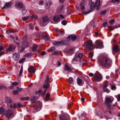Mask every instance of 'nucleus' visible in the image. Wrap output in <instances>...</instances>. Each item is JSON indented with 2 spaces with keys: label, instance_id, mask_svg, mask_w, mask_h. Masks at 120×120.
<instances>
[{
  "label": "nucleus",
  "instance_id": "1",
  "mask_svg": "<svg viewBox=\"0 0 120 120\" xmlns=\"http://www.w3.org/2000/svg\"><path fill=\"white\" fill-rule=\"evenodd\" d=\"M98 60L99 64L104 67H110L112 64V60L107 56H103L99 58Z\"/></svg>",
  "mask_w": 120,
  "mask_h": 120
},
{
  "label": "nucleus",
  "instance_id": "2",
  "mask_svg": "<svg viewBox=\"0 0 120 120\" xmlns=\"http://www.w3.org/2000/svg\"><path fill=\"white\" fill-rule=\"evenodd\" d=\"M84 46L88 50L92 49L93 48L92 41L89 40L85 42L84 44Z\"/></svg>",
  "mask_w": 120,
  "mask_h": 120
},
{
  "label": "nucleus",
  "instance_id": "3",
  "mask_svg": "<svg viewBox=\"0 0 120 120\" xmlns=\"http://www.w3.org/2000/svg\"><path fill=\"white\" fill-rule=\"evenodd\" d=\"M94 78L95 81H99L102 78L101 75L98 73H95L94 75Z\"/></svg>",
  "mask_w": 120,
  "mask_h": 120
},
{
  "label": "nucleus",
  "instance_id": "4",
  "mask_svg": "<svg viewBox=\"0 0 120 120\" xmlns=\"http://www.w3.org/2000/svg\"><path fill=\"white\" fill-rule=\"evenodd\" d=\"M20 46L23 47L21 50V51L22 52L24 50L25 48L27 47L28 46V43L26 41H23L22 42L20 43Z\"/></svg>",
  "mask_w": 120,
  "mask_h": 120
},
{
  "label": "nucleus",
  "instance_id": "5",
  "mask_svg": "<svg viewBox=\"0 0 120 120\" xmlns=\"http://www.w3.org/2000/svg\"><path fill=\"white\" fill-rule=\"evenodd\" d=\"M95 46L96 48H102L103 47V43L99 40H97L95 42Z\"/></svg>",
  "mask_w": 120,
  "mask_h": 120
},
{
  "label": "nucleus",
  "instance_id": "6",
  "mask_svg": "<svg viewBox=\"0 0 120 120\" xmlns=\"http://www.w3.org/2000/svg\"><path fill=\"white\" fill-rule=\"evenodd\" d=\"M3 3H0V6L2 9L8 8L11 7L12 4V3L11 2H9L6 3L5 4H4V6H3L2 5Z\"/></svg>",
  "mask_w": 120,
  "mask_h": 120
},
{
  "label": "nucleus",
  "instance_id": "7",
  "mask_svg": "<svg viewBox=\"0 0 120 120\" xmlns=\"http://www.w3.org/2000/svg\"><path fill=\"white\" fill-rule=\"evenodd\" d=\"M49 19L47 16H45L43 18L42 20L41 21V22H43V23L42 24L41 23L40 25L42 26H44L46 25V22H48Z\"/></svg>",
  "mask_w": 120,
  "mask_h": 120
},
{
  "label": "nucleus",
  "instance_id": "8",
  "mask_svg": "<svg viewBox=\"0 0 120 120\" xmlns=\"http://www.w3.org/2000/svg\"><path fill=\"white\" fill-rule=\"evenodd\" d=\"M70 119L69 115L67 114H61L60 116V120H69Z\"/></svg>",
  "mask_w": 120,
  "mask_h": 120
},
{
  "label": "nucleus",
  "instance_id": "9",
  "mask_svg": "<svg viewBox=\"0 0 120 120\" xmlns=\"http://www.w3.org/2000/svg\"><path fill=\"white\" fill-rule=\"evenodd\" d=\"M49 76L48 75H47L46 76V78L45 81V83L43 87L44 88H46V90L49 86V84L48 81L49 80Z\"/></svg>",
  "mask_w": 120,
  "mask_h": 120
},
{
  "label": "nucleus",
  "instance_id": "10",
  "mask_svg": "<svg viewBox=\"0 0 120 120\" xmlns=\"http://www.w3.org/2000/svg\"><path fill=\"white\" fill-rule=\"evenodd\" d=\"M28 70L29 72L34 73L35 72L36 69L33 66H30L28 68Z\"/></svg>",
  "mask_w": 120,
  "mask_h": 120
},
{
  "label": "nucleus",
  "instance_id": "11",
  "mask_svg": "<svg viewBox=\"0 0 120 120\" xmlns=\"http://www.w3.org/2000/svg\"><path fill=\"white\" fill-rule=\"evenodd\" d=\"M12 111V110L9 109L7 111L6 116L8 118L13 116L14 113L13 112H12L11 111Z\"/></svg>",
  "mask_w": 120,
  "mask_h": 120
},
{
  "label": "nucleus",
  "instance_id": "12",
  "mask_svg": "<svg viewBox=\"0 0 120 120\" xmlns=\"http://www.w3.org/2000/svg\"><path fill=\"white\" fill-rule=\"evenodd\" d=\"M64 5L60 6L59 7L57 12L59 13H63L64 12Z\"/></svg>",
  "mask_w": 120,
  "mask_h": 120
},
{
  "label": "nucleus",
  "instance_id": "13",
  "mask_svg": "<svg viewBox=\"0 0 120 120\" xmlns=\"http://www.w3.org/2000/svg\"><path fill=\"white\" fill-rule=\"evenodd\" d=\"M60 19V18L59 16L58 15H55L53 17V20L54 21V22L53 23L56 24L57 23Z\"/></svg>",
  "mask_w": 120,
  "mask_h": 120
},
{
  "label": "nucleus",
  "instance_id": "14",
  "mask_svg": "<svg viewBox=\"0 0 120 120\" xmlns=\"http://www.w3.org/2000/svg\"><path fill=\"white\" fill-rule=\"evenodd\" d=\"M112 52L113 54L116 52L119 51V49L118 46L116 45L114 46L112 48Z\"/></svg>",
  "mask_w": 120,
  "mask_h": 120
},
{
  "label": "nucleus",
  "instance_id": "15",
  "mask_svg": "<svg viewBox=\"0 0 120 120\" xmlns=\"http://www.w3.org/2000/svg\"><path fill=\"white\" fill-rule=\"evenodd\" d=\"M95 3L96 6L97 7V10H99L101 4L100 0H96Z\"/></svg>",
  "mask_w": 120,
  "mask_h": 120
},
{
  "label": "nucleus",
  "instance_id": "16",
  "mask_svg": "<svg viewBox=\"0 0 120 120\" xmlns=\"http://www.w3.org/2000/svg\"><path fill=\"white\" fill-rule=\"evenodd\" d=\"M15 48V46L12 45H11L9 46V48L7 49V51H14Z\"/></svg>",
  "mask_w": 120,
  "mask_h": 120
},
{
  "label": "nucleus",
  "instance_id": "17",
  "mask_svg": "<svg viewBox=\"0 0 120 120\" xmlns=\"http://www.w3.org/2000/svg\"><path fill=\"white\" fill-rule=\"evenodd\" d=\"M20 57L19 55L17 53L14 54L13 56V59L15 60H18Z\"/></svg>",
  "mask_w": 120,
  "mask_h": 120
},
{
  "label": "nucleus",
  "instance_id": "18",
  "mask_svg": "<svg viewBox=\"0 0 120 120\" xmlns=\"http://www.w3.org/2000/svg\"><path fill=\"white\" fill-rule=\"evenodd\" d=\"M67 41H59V46L63 45H68L69 44V43H67Z\"/></svg>",
  "mask_w": 120,
  "mask_h": 120
},
{
  "label": "nucleus",
  "instance_id": "19",
  "mask_svg": "<svg viewBox=\"0 0 120 120\" xmlns=\"http://www.w3.org/2000/svg\"><path fill=\"white\" fill-rule=\"evenodd\" d=\"M18 84V82H12V85L9 86L8 87V88L9 89H12L14 87V86L17 85Z\"/></svg>",
  "mask_w": 120,
  "mask_h": 120
},
{
  "label": "nucleus",
  "instance_id": "20",
  "mask_svg": "<svg viewBox=\"0 0 120 120\" xmlns=\"http://www.w3.org/2000/svg\"><path fill=\"white\" fill-rule=\"evenodd\" d=\"M74 49L73 48H71L68 49L66 51L67 53L69 54H72L74 52Z\"/></svg>",
  "mask_w": 120,
  "mask_h": 120
},
{
  "label": "nucleus",
  "instance_id": "21",
  "mask_svg": "<svg viewBox=\"0 0 120 120\" xmlns=\"http://www.w3.org/2000/svg\"><path fill=\"white\" fill-rule=\"evenodd\" d=\"M76 38L77 37L76 36L73 35H70L67 38L68 39H69L71 38L73 41H75L76 39Z\"/></svg>",
  "mask_w": 120,
  "mask_h": 120
},
{
  "label": "nucleus",
  "instance_id": "22",
  "mask_svg": "<svg viewBox=\"0 0 120 120\" xmlns=\"http://www.w3.org/2000/svg\"><path fill=\"white\" fill-rule=\"evenodd\" d=\"M45 3L46 5L45 6V8L46 9H48L50 8V5L52 3L50 1H47V0L46 1Z\"/></svg>",
  "mask_w": 120,
  "mask_h": 120
},
{
  "label": "nucleus",
  "instance_id": "23",
  "mask_svg": "<svg viewBox=\"0 0 120 120\" xmlns=\"http://www.w3.org/2000/svg\"><path fill=\"white\" fill-rule=\"evenodd\" d=\"M64 69L65 71H72L73 70L72 69L69 67V66L66 64L65 66Z\"/></svg>",
  "mask_w": 120,
  "mask_h": 120
},
{
  "label": "nucleus",
  "instance_id": "24",
  "mask_svg": "<svg viewBox=\"0 0 120 120\" xmlns=\"http://www.w3.org/2000/svg\"><path fill=\"white\" fill-rule=\"evenodd\" d=\"M105 101L107 105H108V104L112 102L111 98H110L107 97Z\"/></svg>",
  "mask_w": 120,
  "mask_h": 120
},
{
  "label": "nucleus",
  "instance_id": "25",
  "mask_svg": "<svg viewBox=\"0 0 120 120\" xmlns=\"http://www.w3.org/2000/svg\"><path fill=\"white\" fill-rule=\"evenodd\" d=\"M108 81H105L103 84V90H104L108 86Z\"/></svg>",
  "mask_w": 120,
  "mask_h": 120
},
{
  "label": "nucleus",
  "instance_id": "26",
  "mask_svg": "<svg viewBox=\"0 0 120 120\" xmlns=\"http://www.w3.org/2000/svg\"><path fill=\"white\" fill-rule=\"evenodd\" d=\"M77 83L79 85V86H81L83 84V83L82 82V80H81L80 79L78 78L77 79Z\"/></svg>",
  "mask_w": 120,
  "mask_h": 120
},
{
  "label": "nucleus",
  "instance_id": "27",
  "mask_svg": "<svg viewBox=\"0 0 120 120\" xmlns=\"http://www.w3.org/2000/svg\"><path fill=\"white\" fill-rule=\"evenodd\" d=\"M5 101L6 102L8 103H11L12 102L11 98L10 97H6L5 98Z\"/></svg>",
  "mask_w": 120,
  "mask_h": 120
},
{
  "label": "nucleus",
  "instance_id": "28",
  "mask_svg": "<svg viewBox=\"0 0 120 120\" xmlns=\"http://www.w3.org/2000/svg\"><path fill=\"white\" fill-rule=\"evenodd\" d=\"M15 5L16 7L18 8H21L23 7L22 4L20 3H17Z\"/></svg>",
  "mask_w": 120,
  "mask_h": 120
},
{
  "label": "nucleus",
  "instance_id": "29",
  "mask_svg": "<svg viewBox=\"0 0 120 120\" xmlns=\"http://www.w3.org/2000/svg\"><path fill=\"white\" fill-rule=\"evenodd\" d=\"M5 109L3 107L0 108V113L3 115L5 114Z\"/></svg>",
  "mask_w": 120,
  "mask_h": 120
},
{
  "label": "nucleus",
  "instance_id": "30",
  "mask_svg": "<svg viewBox=\"0 0 120 120\" xmlns=\"http://www.w3.org/2000/svg\"><path fill=\"white\" fill-rule=\"evenodd\" d=\"M108 27L109 29L111 30H114L115 28H117V27L116 25L114 26H108Z\"/></svg>",
  "mask_w": 120,
  "mask_h": 120
},
{
  "label": "nucleus",
  "instance_id": "31",
  "mask_svg": "<svg viewBox=\"0 0 120 120\" xmlns=\"http://www.w3.org/2000/svg\"><path fill=\"white\" fill-rule=\"evenodd\" d=\"M39 106L36 108V109H34V110H36L35 111H38L40 110L41 107V103H39Z\"/></svg>",
  "mask_w": 120,
  "mask_h": 120
},
{
  "label": "nucleus",
  "instance_id": "32",
  "mask_svg": "<svg viewBox=\"0 0 120 120\" xmlns=\"http://www.w3.org/2000/svg\"><path fill=\"white\" fill-rule=\"evenodd\" d=\"M38 45H35L33 47L32 50L34 52H35L37 51V48Z\"/></svg>",
  "mask_w": 120,
  "mask_h": 120
},
{
  "label": "nucleus",
  "instance_id": "33",
  "mask_svg": "<svg viewBox=\"0 0 120 120\" xmlns=\"http://www.w3.org/2000/svg\"><path fill=\"white\" fill-rule=\"evenodd\" d=\"M30 18L31 19H36L37 20L38 19V18L37 16L35 14L31 16Z\"/></svg>",
  "mask_w": 120,
  "mask_h": 120
},
{
  "label": "nucleus",
  "instance_id": "34",
  "mask_svg": "<svg viewBox=\"0 0 120 120\" xmlns=\"http://www.w3.org/2000/svg\"><path fill=\"white\" fill-rule=\"evenodd\" d=\"M33 54L32 53H28L26 54L25 56L26 57H30L32 56Z\"/></svg>",
  "mask_w": 120,
  "mask_h": 120
},
{
  "label": "nucleus",
  "instance_id": "35",
  "mask_svg": "<svg viewBox=\"0 0 120 120\" xmlns=\"http://www.w3.org/2000/svg\"><path fill=\"white\" fill-rule=\"evenodd\" d=\"M95 3L94 2H92L91 4V9H93L95 6Z\"/></svg>",
  "mask_w": 120,
  "mask_h": 120
},
{
  "label": "nucleus",
  "instance_id": "36",
  "mask_svg": "<svg viewBox=\"0 0 120 120\" xmlns=\"http://www.w3.org/2000/svg\"><path fill=\"white\" fill-rule=\"evenodd\" d=\"M83 56V54L82 53H79L78 54V57L80 59L82 58Z\"/></svg>",
  "mask_w": 120,
  "mask_h": 120
},
{
  "label": "nucleus",
  "instance_id": "37",
  "mask_svg": "<svg viewBox=\"0 0 120 120\" xmlns=\"http://www.w3.org/2000/svg\"><path fill=\"white\" fill-rule=\"evenodd\" d=\"M74 82V80L72 77H69V82L71 84L72 83Z\"/></svg>",
  "mask_w": 120,
  "mask_h": 120
},
{
  "label": "nucleus",
  "instance_id": "38",
  "mask_svg": "<svg viewBox=\"0 0 120 120\" xmlns=\"http://www.w3.org/2000/svg\"><path fill=\"white\" fill-rule=\"evenodd\" d=\"M16 105L15 104L13 103L10 105V107L12 108H15Z\"/></svg>",
  "mask_w": 120,
  "mask_h": 120
},
{
  "label": "nucleus",
  "instance_id": "39",
  "mask_svg": "<svg viewBox=\"0 0 120 120\" xmlns=\"http://www.w3.org/2000/svg\"><path fill=\"white\" fill-rule=\"evenodd\" d=\"M53 45L55 46H59V41H54L53 42Z\"/></svg>",
  "mask_w": 120,
  "mask_h": 120
},
{
  "label": "nucleus",
  "instance_id": "40",
  "mask_svg": "<svg viewBox=\"0 0 120 120\" xmlns=\"http://www.w3.org/2000/svg\"><path fill=\"white\" fill-rule=\"evenodd\" d=\"M36 99V97L34 96H33L31 97L30 100L32 102H34L35 101Z\"/></svg>",
  "mask_w": 120,
  "mask_h": 120
},
{
  "label": "nucleus",
  "instance_id": "41",
  "mask_svg": "<svg viewBox=\"0 0 120 120\" xmlns=\"http://www.w3.org/2000/svg\"><path fill=\"white\" fill-rule=\"evenodd\" d=\"M30 17V16H28L26 17H22V19L23 21H25L29 19Z\"/></svg>",
  "mask_w": 120,
  "mask_h": 120
},
{
  "label": "nucleus",
  "instance_id": "42",
  "mask_svg": "<svg viewBox=\"0 0 120 120\" xmlns=\"http://www.w3.org/2000/svg\"><path fill=\"white\" fill-rule=\"evenodd\" d=\"M80 5L81 6V10H83L85 9V7L83 5L82 3H81L80 4Z\"/></svg>",
  "mask_w": 120,
  "mask_h": 120
},
{
  "label": "nucleus",
  "instance_id": "43",
  "mask_svg": "<svg viewBox=\"0 0 120 120\" xmlns=\"http://www.w3.org/2000/svg\"><path fill=\"white\" fill-rule=\"evenodd\" d=\"M110 86L111 87V89L112 90H114L115 89L116 86L115 85L112 86V85L111 84H110Z\"/></svg>",
  "mask_w": 120,
  "mask_h": 120
},
{
  "label": "nucleus",
  "instance_id": "44",
  "mask_svg": "<svg viewBox=\"0 0 120 120\" xmlns=\"http://www.w3.org/2000/svg\"><path fill=\"white\" fill-rule=\"evenodd\" d=\"M29 29H30L32 30L34 28V26L33 24H32L31 23L29 24Z\"/></svg>",
  "mask_w": 120,
  "mask_h": 120
},
{
  "label": "nucleus",
  "instance_id": "45",
  "mask_svg": "<svg viewBox=\"0 0 120 120\" xmlns=\"http://www.w3.org/2000/svg\"><path fill=\"white\" fill-rule=\"evenodd\" d=\"M49 94H46V100L47 101L49 100Z\"/></svg>",
  "mask_w": 120,
  "mask_h": 120
},
{
  "label": "nucleus",
  "instance_id": "46",
  "mask_svg": "<svg viewBox=\"0 0 120 120\" xmlns=\"http://www.w3.org/2000/svg\"><path fill=\"white\" fill-rule=\"evenodd\" d=\"M104 90V92H106L107 93H109L110 92V90L107 88H105Z\"/></svg>",
  "mask_w": 120,
  "mask_h": 120
},
{
  "label": "nucleus",
  "instance_id": "47",
  "mask_svg": "<svg viewBox=\"0 0 120 120\" xmlns=\"http://www.w3.org/2000/svg\"><path fill=\"white\" fill-rule=\"evenodd\" d=\"M106 11H101L100 13V14L101 15H105L106 13Z\"/></svg>",
  "mask_w": 120,
  "mask_h": 120
},
{
  "label": "nucleus",
  "instance_id": "48",
  "mask_svg": "<svg viewBox=\"0 0 120 120\" xmlns=\"http://www.w3.org/2000/svg\"><path fill=\"white\" fill-rule=\"evenodd\" d=\"M90 11H83L82 12V13L84 14L85 15H86L89 13L90 12Z\"/></svg>",
  "mask_w": 120,
  "mask_h": 120
},
{
  "label": "nucleus",
  "instance_id": "49",
  "mask_svg": "<svg viewBox=\"0 0 120 120\" xmlns=\"http://www.w3.org/2000/svg\"><path fill=\"white\" fill-rule=\"evenodd\" d=\"M61 23L63 25L65 26L67 24V23L66 21L64 20L61 22Z\"/></svg>",
  "mask_w": 120,
  "mask_h": 120
},
{
  "label": "nucleus",
  "instance_id": "50",
  "mask_svg": "<svg viewBox=\"0 0 120 120\" xmlns=\"http://www.w3.org/2000/svg\"><path fill=\"white\" fill-rule=\"evenodd\" d=\"M25 60V59L24 58H22L19 61V63H22L23 61H24Z\"/></svg>",
  "mask_w": 120,
  "mask_h": 120
},
{
  "label": "nucleus",
  "instance_id": "51",
  "mask_svg": "<svg viewBox=\"0 0 120 120\" xmlns=\"http://www.w3.org/2000/svg\"><path fill=\"white\" fill-rule=\"evenodd\" d=\"M22 14L23 15H24L26 13L27 11L24 8H23V9L22 10Z\"/></svg>",
  "mask_w": 120,
  "mask_h": 120
},
{
  "label": "nucleus",
  "instance_id": "52",
  "mask_svg": "<svg viewBox=\"0 0 120 120\" xmlns=\"http://www.w3.org/2000/svg\"><path fill=\"white\" fill-rule=\"evenodd\" d=\"M13 94L15 95L18 94V91L15 90H14L13 91Z\"/></svg>",
  "mask_w": 120,
  "mask_h": 120
},
{
  "label": "nucleus",
  "instance_id": "53",
  "mask_svg": "<svg viewBox=\"0 0 120 120\" xmlns=\"http://www.w3.org/2000/svg\"><path fill=\"white\" fill-rule=\"evenodd\" d=\"M103 25L105 27H107L108 25V24L106 21L104 23H103Z\"/></svg>",
  "mask_w": 120,
  "mask_h": 120
},
{
  "label": "nucleus",
  "instance_id": "54",
  "mask_svg": "<svg viewBox=\"0 0 120 120\" xmlns=\"http://www.w3.org/2000/svg\"><path fill=\"white\" fill-rule=\"evenodd\" d=\"M42 92V91L41 90H39L38 91H37L36 92V93L37 94H40Z\"/></svg>",
  "mask_w": 120,
  "mask_h": 120
},
{
  "label": "nucleus",
  "instance_id": "55",
  "mask_svg": "<svg viewBox=\"0 0 120 120\" xmlns=\"http://www.w3.org/2000/svg\"><path fill=\"white\" fill-rule=\"evenodd\" d=\"M3 88L6 89V87L5 86L3 85L0 86V89H2Z\"/></svg>",
  "mask_w": 120,
  "mask_h": 120
},
{
  "label": "nucleus",
  "instance_id": "56",
  "mask_svg": "<svg viewBox=\"0 0 120 120\" xmlns=\"http://www.w3.org/2000/svg\"><path fill=\"white\" fill-rule=\"evenodd\" d=\"M120 0H112L111 2L112 3H115L116 2H118Z\"/></svg>",
  "mask_w": 120,
  "mask_h": 120
},
{
  "label": "nucleus",
  "instance_id": "57",
  "mask_svg": "<svg viewBox=\"0 0 120 120\" xmlns=\"http://www.w3.org/2000/svg\"><path fill=\"white\" fill-rule=\"evenodd\" d=\"M45 39L46 40H48L50 38V37L49 36H45L44 37Z\"/></svg>",
  "mask_w": 120,
  "mask_h": 120
},
{
  "label": "nucleus",
  "instance_id": "58",
  "mask_svg": "<svg viewBox=\"0 0 120 120\" xmlns=\"http://www.w3.org/2000/svg\"><path fill=\"white\" fill-rule=\"evenodd\" d=\"M93 56V54L92 53H89V56L90 58H92Z\"/></svg>",
  "mask_w": 120,
  "mask_h": 120
},
{
  "label": "nucleus",
  "instance_id": "59",
  "mask_svg": "<svg viewBox=\"0 0 120 120\" xmlns=\"http://www.w3.org/2000/svg\"><path fill=\"white\" fill-rule=\"evenodd\" d=\"M44 3V2L43 0H41L39 2V5H42Z\"/></svg>",
  "mask_w": 120,
  "mask_h": 120
},
{
  "label": "nucleus",
  "instance_id": "60",
  "mask_svg": "<svg viewBox=\"0 0 120 120\" xmlns=\"http://www.w3.org/2000/svg\"><path fill=\"white\" fill-rule=\"evenodd\" d=\"M17 106L18 107H22V105L20 103H19L18 104Z\"/></svg>",
  "mask_w": 120,
  "mask_h": 120
},
{
  "label": "nucleus",
  "instance_id": "61",
  "mask_svg": "<svg viewBox=\"0 0 120 120\" xmlns=\"http://www.w3.org/2000/svg\"><path fill=\"white\" fill-rule=\"evenodd\" d=\"M116 98L118 100H120V95L118 94L117 95Z\"/></svg>",
  "mask_w": 120,
  "mask_h": 120
},
{
  "label": "nucleus",
  "instance_id": "62",
  "mask_svg": "<svg viewBox=\"0 0 120 120\" xmlns=\"http://www.w3.org/2000/svg\"><path fill=\"white\" fill-rule=\"evenodd\" d=\"M55 49V48L54 47H51V48L50 49V50L51 51H53Z\"/></svg>",
  "mask_w": 120,
  "mask_h": 120
},
{
  "label": "nucleus",
  "instance_id": "63",
  "mask_svg": "<svg viewBox=\"0 0 120 120\" xmlns=\"http://www.w3.org/2000/svg\"><path fill=\"white\" fill-rule=\"evenodd\" d=\"M114 22V20L112 19L110 21V24L111 25H112V24Z\"/></svg>",
  "mask_w": 120,
  "mask_h": 120
},
{
  "label": "nucleus",
  "instance_id": "64",
  "mask_svg": "<svg viewBox=\"0 0 120 120\" xmlns=\"http://www.w3.org/2000/svg\"><path fill=\"white\" fill-rule=\"evenodd\" d=\"M59 54V52L58 51H55L53 53V54L58 55Z\"/></svg>",
  "mask_w": 120,
  "mask_h": 120
}]
</instances>
